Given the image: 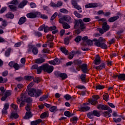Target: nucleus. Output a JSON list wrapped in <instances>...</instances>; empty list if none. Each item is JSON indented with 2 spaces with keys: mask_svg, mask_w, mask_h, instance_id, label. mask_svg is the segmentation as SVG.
<instances>
[{
  "mask_svg": "<svg viewBox=\"0 0 125 125\" xmlns=\"http://www.w3.org/2000/svg\"><path fill=\"white\" fill-rule=\"evenodd\" d=\"M64 116H66V117H72L74 116V114H71V112L69 111H66L64 113Z\"/></svg>",
  "mask_w": 125,
  "mask_h": 125,
  "instance_id": "nucleus-34",
  "label": "nucleus"
},
{
  "mask_svg": "<svg viewBox=\"0 0 125 125\" xmlns=\"http://www.w3.org/2000/svg\"><path fill=\"white\" fill-rule=\"evenodd\" d=\"M6 10V7H4L0 10V14H1Z\"/></svg>",
  "mask_w": 125,
  "mask_h": 125,
  "instance_id": "nucleus-64",
  "label": "nucleus"
},
{
  "mask_svg": "<svg viewBox=\"0 0 125 125\" xmlns=\"http://www.w3.org/2000/svg\"><path fill=\"white\" fill-rule=\"evenodd\" d=\"M34 84H35V82H32L30 83L27 86V89H30V88H31V87H32V86H33Z\"/></svg>",
  "mask_w": 125,
  "mask_h": 125,
  "instance_id": "nucleus-59",
  "label": "nucleus"
},
{
  "mask_svg": "<svg viewBox=\"0 0 125 125\" xmlns=\"http://www.w3.org/2000/svg\"><path fill=\"white\" fill-rule=\"evenodd\" d=\"M122 121V119L121 118H118V119L113 118V122L114 123H120Z\"/></svg>",
  "mask_w": 125,
  "mask_h": 125,
  "instance_id": "nucleus-57",
  "label": "nucleus"
},
{
  "mask_svg": "<svg viewBox=\"0 0 125 125\" xmlns=\"http://www.w3.org/2000/svg\"><path fill=\"white\" fill-rule=\"evenodd\" d=\"M103 97L104 100H105V101H108V98H109V95H108V94H106L105 95H104Z\"/></svg>",
  "mask_w": 125,
  "mask_h": 125,
  "instance_id": "nucleus-60",
  "label": "nucleus"
},
{
  "mask_svg": "<svg viewBox=\"0 0 125 125\" xmlns=\"http://www.w3.org/2000/svg\"><path fill=\"white\" fill-rule=\"evenodd\" d=\"M96 89H103L104 86L101 85H98L96 87Z\"/></svg>",
  "mask_w": 125,
  "mask_h": 125,
  "instance_id": "nucleus-62",
  "label": "nucleus"
},
{
  "mask_svg": "<svg viewBox=\"0 0 125 125\" xmlns=\"http://www.w3.org/2000/svg\"><path fill=\"white\" fill-rule=\"evenodd\" d=\"M39 13H40L38 12L29 13L27 14L26 17H27V18H31V19L37 18Z\"/></svg>",
  "mask_w": 125,
  "mask_h": 125,
  "instance_id": "nucleus-5",
  "label": "nucleus"
},
{
  "mask_svg": "<svg viewBox=\"0 0 125 125\" xmlns=\"http://www.w3.org/2000/svg\"><path fill=\"white\" fill-rule=\"evenodd\" d=\"M11 107L13 108L14 110H17V109H18V106L14 104H11Z\"/></svg>",
  "mask_w": 125,
  "mask_h": 125,
  "instance_id": "nucleus-56",
  "label": "nucleus"
},
{
  "mask_svg": "<svg viewBox=\"0 0 125 125\" xmlns=\"http://www.w3.org/2000/svg\"><path fill=\"white\" fill-rule=\"evenodd\" d=\"M24 79L26 81H32L34 80V76H24Z\"/></svg>",
  "mask_w": 125,
  "mask_h": 125,
  "instance_id": "nucleus-33",
  "label": "nucleus"
},
{
  "mask_svg": "<svg viewBox=\"0 0 125 125\" xmlns=\"http://www.w3.org/2000/svg\"><path fill=\"white\" fill-rule=\"evenodd\" d=\"M102 29L104 30V32H107L109 31L110 29V26L108 25L107 22H104L102 24Z\"/></svg>",
  "mask_w": 125,
  "mask_h": 125,
  "instance_id": "nucleus-6",
  "label": "nucleus"
},
{
  "mask_svg": "<svg viewBox=\"0 0 125 125\" xmlns=\"http://www.w3.org/2000/svg\"><path fill=\"white\" fill-rule=\"evenodd\" d=\"M43 64H42V66L38 67L37 70V74H41L42 73V71H43Z\"/></svg>",
  "mask_w": 125,
  "mask_h": 125,
  "instance_id": "nucleus-31",
  "label": "nucleus"
},
{
  "mask_svg": "<svg viewBox=\"0 0 125 125\" xmlns=\"http://www.w3.org/2000/svg\"><path fill=\"white\" fill-rule=\"evenodd\" d=\"M88 119H93L94 118V115L93 114V111H91L87 113V115Z\"/></svg>",
  "mask_w": 125,
  "mask_h": 125,
  "instance_id": "nucleus-28",
  "label": "nucleus"
},
{
  "mask_svg": "<svg viewBox=\"0 0 125 125\" xmlns=\"http://www.w3.org/2000/svg\"><path fill=\"white\" fill-rule=\"evenodd\" d=\"M98 4L97 3H91L85 6L86 8H91L92 7H97Z\"/></svg>",
  "mask_w": 125,
  "mask_h": 125,
  "instance_id": "nucleus-11",
  "label": "nucleus"
},
{
  "mask_svg": "<svg viewBox=\"0 0 125 125\" xmlns=\"http://www.w3.org/2000/svg\"><path fill=\"white\" fill-rule=\"evenodd\" d=\"M57 13H55L51 17V20L52 21L53 20H54V19H55V18H56V16H57Z\"/></svg>",
  "mask_w": 125,
  "mask_h": 125,
  "instance_id": "nucleus-61",
  "label": "nucleus"
},
{
  "mask_svg": "<svg viewBox=\"0 0 125 125\" xmlns=\"http://www.w3.org/2000/svg\"><path fill=\"white\" fill-rule=\"evenodd\" d=\"M6 17L10 19H13V18H14V15L11 13H8L6 14Z\"/></svg>",
  "mask_w": 125,
  "mask_h": 125,
  "instance_id": "nucleus-27",
  "label": "nucleus"
},
{
  "mask_svg": "<svg viewBox=\"0 0 125 125\" xmlns=\"http://www.w3.org/2000/svg\"><path fill=\"white\" fill-rule=\"evenodd\" d=\"M42 94V91L40 89L36 90V92L35 94V97H39V96H41Z\"/></svg>",
  "mask_w": 125,
  "mask_h": 125,
  "instance_id": "nucleus-16",
  "label": "nucleus"
},
{
  "mask_svg": "<svg viewBox=\"0 0 125 125\" xmlns=\"http://www.w3.org/2000/svg\"><path fill=\"white\" fill-rule=\"evenodd\" d=\"M93 40L91 41V40L88 39L86 41V42L87 44H88V45H92L93 43Z\"/></svg>",
  "mask_w": 125,
  "mask_h": 125,
  "instance_id": "nucleus-52",
  "label": "nucleus"
},
{
  "mask_svg": "<svg viewBox=\"0 0 125 125\" xmlns=\"http://www.w3.org/2000/svg\"><path fill=\"white\" fill-rule=\"evenodd\" d=\"M73 63L75 65H78L79 68H81V65H82L83 63V61L76 60L73 61Z\"/></svg>",
  "mask_w": 125,
  "mask_h": 125,
  "instance_id": "nucleus-14",
  "label": "nucleus"
},
{
  "mask_svg": "<svg viewBox=\"0 0 125 125\" xmlns=\"http://www.w3.org/2000/svg\"><path fill=\"white\" fill-rule=\"evenodd\" d=\"M102 115L105 118H109L111 116V113H109L108 111H104L103 112Z\"/></svg>",
  "mask_w": 125,
  "mask_h": 125,
  "instance_id": "nucleus-24",
  "label": "nucleus"
},
{
  "mask_svg": "<svg viewBox=\"0 0 125 125\" xmlns=\"http://www.w3.org/2000/svg\"><path fill=\"white\" fill-rule=\"evenodd\" d=\"M85 77H86V75L85 74H82L81 76L82 82H83V83H85V82H86V81L85 80Z\"/></svg>",
  "mask_w": 125,
  "mask_h": 125,
  "instance_id": "nucleus-45",
  "label": "nucleus"
},
{
  "mask_svg": "<svg viewBox=\"0 0 125 125\" xmlns=\"http://www.w3.org/2000/svg\"><path fill=\"white\" fill-rule=\"evenodd\" d=\"M54 62L55 65H59V64H60V60L57 58L54 60Z\"/></svg>",
  "mask_w": 125,
  "mask_h": 125,
  "instance_id": "nucleus-49",
  "label": "nucleus"
},
{
  "mask_svg": "<svg viewBox=\"0 0 125 125\" xmlns=\"http://www.w3.org/2000/svg\"><path fill=\"white\" fill-rule=\"evenodd\" d=\"M91 21V20L89 18H85L83 20H76L74 22V28H79L82 31H83L84 29H85V24L83 22L87 23V22H90Z\"/></svg>",
  "mask_w": 125,
  "mask_h": 125,
  "instance_id": "nucleus-1",
  "label": "nucleus"
},
{
  "mask_svg": "<svg viewBox=\"0 0 125 125\" xmlns=\"http://www.w3.org/2000/svg\"><path fill=\"white\" fill-rule=\"evenodd\" d=\"M10 118L11 119H17V118H19V115H18V114L16 113H12Z\"/></svg>",
  "mask_w": 125,
  "mask_h": 125,
  "instance_id": "nucleus-29",
  "label": "nucleus"
},
{
  "mask_svg": "<svg viewBox=\"0 0 125 125\" xmlns=\"http://www.w3.org/2000/svg\"><path fill=\"white\" fill-rule=\"evenodd\" d=\"M118 79L121 81H125V74H121L119 75Z\"/></svg>",
  "mask_w": 125,
  "mask_h": 125,
  "instance_id": "nucleus-30",
  "label": "nucleus"
},
{
  "mask_svg": "<svg viewBox=\"0 0 125 125\" xmlns=\"http://www.w3.org/2000/svg\"><path fill=\"white\" fill-rule=\"evenodd\" d=\"M98 42L102 43L105 42V39L103 38V37H100L98 40Z\"/></svg>",
  "mask_w": 125,
  "mask_h": 125,
  "instance_id": "nucleus-55",
  "label": "nucleus"
},
{
  "mask_svg": "<svg viewBox=\"0 0 125 125\" xmlns=\"http://www.w3.org/2000/svg\"><path fill=\"white\" fill-rule=\"evenodd\" d=\"M87 40H88V37L84 36V37H83L82 38V41H83V42L82 43V45H85V44H84V42H86V41H87Z\"/></svg>",
  "mask_w": 125,
  "mask_h": 125,
  "instance_id": "nucleus-42",
  "label": "nucleus"
},
{
  "mask_svg": "<svg viewBox=\"0 0 125 125\" xmlns=\"http://www.w3.org/2000/svg\"><path fill=\"white\" fill-rule=\"evenodd\" d=\"M31 107H32V104H27L26 106L25 107V110L27 112L25 113V115L23 117V119L25 120H28V119H30V118L33 117L32 111H31V110H32Z\"/></svg>",
  "mask_w": 125,
  "mask_h": 125,
  "instance_id": "nucleus-2",
  "label": "nucleus"
},
{
  "mask_svg": "<svg viewBox=\"0 0 125 125\" xmlns=\"http://www.w3.org/2000/svg\"><path fill=\"white\" fill-rule=\"evenodd\" d=\"M47 39H48L49 40H50V42H52V41H53L54 38L53 37V36L50 35V34H48L46 36Z\"/></svg>",
  "mask_w": 125,
  "mask_h": 125,
  "instance_id": "nucleus-47",
  "label": "nucleus"
},
{
  "mask_svg": "<svg viewBox=\"0 0 125 125\" xmlns=\"http://www.w3.org/2000/svg\"><path fill=\"white\" fill-rule=\"evenodd\" d=\"M32 52L34 55H37V54H38L39 53V50H38V48L36 47L33 48Z\"/></svg>",
  "mask_w": 125,
  "mask_h": 125,
  "instance_id": "nucleus-40",
  "label": "nucleus"
},
{
  "mask_svg": "<svg viewBox=\"0 0 125 125\" xmlns=\"http://www.w3.org/2000/svg\"><path fill=\"white\" fill-rule=\"evenodd\" d=\"M42 119H38L37 120L31 122V125H38L40 123H42Z\"/></svg>",
  "mask_w": 125,
  "mask_h": 125,
  "instance_id": "nucleus-21",
  "label": "nucleus"
},
{
  "mask_svg": "<svg viewBox=\"0 0 125 125\" xmlns=\"http://www.w3.org/2000/svg\"><path fill=\"white\" fill-rule=\"evenodd\" d=\"M25 100H26V96H25V95H24L23 94H22L21 95L20 99H17V102L18 104H20V102H21V101H25Z\"/></svg>",
  "mask_w": 125,
  "mask_h": 125,
  "instance_id": "nucleus-9",
  "label": "nucleus"
},
{
  "mask_svg": "<svg viewBox=\"0 0 125 125\" xmlns=\"http://www.w3.org/2000/svg\"><path fill=\"white\" fill-rule=\"evenodd\" d=\"M93 113L95 117H100V116H101L100 112H98L97 110H93Z\"/></svg>",
  "mask_w": 125,
  "mask_h": 125,
  "instance_id": "nucleus-38",
  "label": "nucleus"
},
{
  "mask_svg": "<svg viewBox=\"0 0 125 125\" xmlns=\"http://www.w3.org/2000/svg\"><path fill=\"white\" fill-rule=\"evenodd\" d=\"M78 117H73L70 119L71 122H72V124L74 125L77 124V122L78 121Z\"/></svg>",
  "mask_w": 125,
  "mask_h": 125,
  "instance_id": "nucleus-39",
  "label": "nucleus"
},
{
  "mask_svg": "<svg viewBox=\"0 0 125 125\" xmlns=\"http://www.w3.org/2000/svg\"><path fill=\"white\" fill-rule=\"evenodd\" d=\"M60 77V78H62V80H65L68 78V76L67 74H66V73H61Z\"/></svg>",
  "mask_w": 125,
  "mask_h": 125,
  "instance_id": "nucleus-36",
  "label": "nucleus"
},
{
  "mask_svg": "<svg viewBox=\"0 0 125 125\" xmlns=\"http://www.w3.org/2000/svg\"><path fill=\"white\" fill-rule=\"evenodd\" d=\"M27 3H28V0H24L20 3L18 7H19V8H23V7L24 5H26Z\"/></svg>",
  "mask_w": 125,
  "mask_h": 125,
  "instance_id": "nucleus-15",
  "label": "nucleus"
},
{
  "mask_svg": "<svg viewBox=\"0 0 125 125\" xmlns=\"http://www.w3.org/2000/svg\"><path fill=\"white\" fill-rule=\"evenodd\" d=\"M89 103H91L92 105H96V104H98V102L93 99H92L91 100H89Z\"/></svg>",
  "mask_w": 125,
  "mask_h": 125,
  "instance_id": "nucleus-37",
  "label": "nucleus"
},
{
  "mask_svg": "<svg viewBox=\"0 0 125 125\" xmlns=\"http://www.w3.org/2000/svg\"><path fill=\"white\" fill-rule=\"evenodd\" d=\"M105 63H103L102 64L100 65L99 66L95 67V69L96 70H98L99 71H100L101 70H102L103 68H105Z\"/></svg>",
  "mask_w": 125,
  "mask_h": 125,
  "instance_id": "nucleus-17",
  "label": "nucleus"
},
{
  "mask_svg": "<svg viewBox=\"0 0 125 125\" xmlns=\"http://www.w3.org/2000/svg\"><path fill=\"white\" fill-rule=\"evenodd\" d=\"M45 61V59L43 58H39L35 60V63L37 64H42V63H43Z\"/></svg>",
  "mask_w": 125,
  "mask_h": 125,
  "instance_id": "nucleus-19",
  "label": "nucleus"
},
{
  "mask_svg": "<svg viewBox=\"0 0 125 125\" xmlns=\"http://www.w3.org/2000/svg\"><path fill=\"white\" fill-rule=\"evenodd\" d=\"M48 93L46 94V95H43L42 97H40V101H43V100H45V99H47L48 98Z\"/></svg>",
  "mask_w": 125,
  "mask_h": 125,
  "instance_id": "nucleus-35",
  "label": "nucleus"
},
{
  "mask_svg": "<svg viewBox=\"0 0 125 125\" xmlns=\"http://www.w3.org/2000/svg\"><path fill=\"white\" fill-rule=\"evenodd\" d=\"M27 21V19L25 17H21L18 22L19 25H22V24H24L25 22Z\"/></svg>",
  "mask_w": 125,
  "mask_h": 125,
  "instance_id": "nucleus-12",
  "label": "nucleus"
},
{
  "mask_svg": "<svg viewBox=\"0 0 125 125\" xmlns=\"http://www.w3.org/2000/svg\"><path fill=\"white\" fill-rule=\"evenodd\" d=\"M60 11L62 13H67L68 12V10H67L66 9H61Z\"/></svg>",
  "mask_w": 125,
  "mask_h": 125,
  "instance_id": "nucleus-63",
  "label": "nucleus"
},
{
  "mask_svg": "<svg viewBox=\"0 0 125 125\" xmlns=\"http://www.w3.org/2000/svg\"><path fill=\"white\" fill-rule=\"evenodd\" d=\"M13 68H14V69H15V70H19V69H20V66L19 65V64H18V63H15Z\"/></svg>",
  "mask_w": 125,
  "mask_h": 125,
  "instance_id": "nucleus-48",
  "label": "nucleus"
},
{
  "mask_svg": "<svg viewBox=\"0 0 125 125\" xmlns=\"http://www.w3.org/2000/svg\"><path fill=\"white\" fill-rule=\"evenodd\" d=\"M64 98H65L66 100H69L70 99H71L72 96L69 94H66L64 96Z\"/></svg>",
  "mask_w": 125,
  "mask_h": 125,
  "instance_id": "nucleus-54",
  "label": "nucleus"
},
{
  "mask_svg": "<svg viewBox=\"0 0 125 125\" xmlns=\"http://www.w3.org/2000/svg\"><path fill=\"white\" fill-rule=\"evenodd\" d=\"M9 108V104L6 103L4 105V108L2 110V114H7V109Z\"/></svg>",
  "mask_w": 125,
  "mask_h": 125,
  "instance_id": "nucleus-10",
  "label": "nucleus"
},
{
  "mask_svg": "<svg viewBox=\"0 0 125 125\" xmlns=\"http://www.w3.org/2000/svg\"><path fill=\"white\" fill-rule=\"evenodd\" d=\"M73 38V35L70 36L69 37H66L64 39V44H69V43L70 42V40Z\"/></svg>",
  "mask_w": 125,
  "mask_h": 125,
  "instance_id": "nucleus-22",
  "label": "nucleus"
},
{
  "mask_svg": "<svg viewBox=\"0 0 125 125\" xmlns=\"http://www.w3.org/2000/svg\"><path fill=\"white\" fill-rule=\"evenodd\" d=\"M82 71L83 72V73H84V74H86V73H87V72H88V69H87V65L86 64H83L81 65V67Z\"/></svg>",
  "mask_w": 125,
  "mask_h": 125,
  "instance_id": "nucleus-7",
  "label": "nucleus"
},
{
  "mask_svg": "<svg viewBox=\"0 0 125 125\" xmlns=\"http://www.w3.org/2000/svg\"><path fill=\"white\" fill-rule=\"evenodd\" d=\"M65 21V20L64 19V17L63 16L62 18L60 19L59 20V23L61 24H64V21Z\"/></svg>",
  "mask_w": 125,
  "mask_h": 125,
  "instance_id": "nucleus-58",
  "label": "nucleus"
},
{
  "mask_svg": "<svg viewBox=\"0 0 125 125\" xmlns=\"http://www.w3.org/2000/svg\"><path fill=\"white\" fill-rule=\"evenodd\" d=\"M119 19V16H116L113 17H111L108 19V21L110 22H115L116 20H118Z\"/></svg>",
  "mask_w": 125,
  "mask_h": 125,
  "instance_id": "nucleus-20",
  "label": "nucleus"
},
{
  "mask_svg": "<svg viewBox=\"0 0 125 125\" xmlns=\"http://www.w3.org/2000/svg\"><path fill=\"white\" fill-rule=\"evenodd\" d=\"M50 112L55 113V112L57 111V106H52L50 108Z\"/></svg>",
  "mask_w": 125,
  "mask_h": 125,
  "instance_id": "nucleus-32",
  "label": "nucleus"
},
{
  "mask_svg": "<svg viewBox=\"0 0 125 125\" xmlns=\"http://www.w3.org/2000/svg\"><path fill=\"white\" fill-rule=\"evenodd\" d=\"M41 82V78L39 77L35 78L33 79V83H39Z\"/></svg>",
  "mask_w": 125,
  "mask_h": 125,
  "instance_id": "nucleus-43",
  "label": "nucleus"
},
{
  "mask_svg": "<svg viewBox=\"0 0 125 125\" xmlns=\"http://www.w3.org/2000/svg\"><path fill=\"white\" fill-rule=\"evenodd\" d=\"M101 62V60H94V63L95 65H99Z\"/></svg>",
  "mask_w": 125,
  "mask_h": 125,
  "instance_id": "nucleus-53",
  "label": "nucleus"
},
{
  "mask_svg": "<svg viewBox=\"0 0 125 125\" xmlns=\"http://www.w3.org/2000/svg\"><path fill=\"white\" fill-rule=\"evenodd\" d=\"M63 19H64V21H66V22H69V21L71 20V17L69 16H64Z\"/></svg>",
  "mask_w": 125,
  "mask_h": 125,
  "instance_id": "nucleus-46",
  "label": "nucleus"
},
{
  "mask_svg": "<svg viewBox=\"0 0 125 125\" xmlns=\"http://www.w3.org/2000/svg\"><path fill=\"white\" fill-rule=\"evenodd\" d=\"M62 27L64 28V29H70V28H71V26H70V25L66 22L62 24Z\"/></svg>",
  "mask_w": 125,
  "mask_h": 125,
  "instance_id": "nucleus-44",
  "label": "nucleus"
},
{
  "mask_svg": "<svg viewBox=\"0 0 125 125\" xmlns=\"http://www.w3.org/2000/svg\"><path fill=\"white\" fill-rule=\"evenodd\" d=\"M97 108L99 110H104V111H106L107 109V105L99 104L97 105Z\"/></svg>",
  "mask_w": 125,
  "mask_h": 125,
  "instance_id": "nucleus-13",
  "label": "nucleus"
},
{
  "mask_svg": "<svg viewBox=\"0 0 125 125\" xmlns=\"http://www.w3.org/2000/svg\"><path fill=\"white\" fill-rule=\"evenodd\" d=\"M25 100H26V102L27 103H28L27 104H31L30 103H31L33 101V99H32V98H30V97L27 98L26 99V97H25Z\"/></svg>",
  "mask_w": 125,
  "mask_h": 125,
  "instance_id": "nucleus-50",
  "label": "nucleus"
},
{
  "mask_svg": "<svg viewBox=\"0 0 125 125\" xmlns=\"http://www.w3.org/2000/svg\"><path fill=\"white\" fill-rule=\"evenodd\" d=\"M61 51L62 52V53H64L65 55H68L69 54V51L66 49L64 47H61L60 48Z\"/></svg>",
  "mask_w": 125,
  "mask_h": 125,
  "instance_id": "nucleus-25",
  "label": "nucleus"
},
{
  "mask_svg": "<svg viewBox=\"0 0 125 125\" xmlns=\"http://www.w3.org/2000/svg\"><path fill=\"white\" fill-rule=\"evenodd\" d=\"M74 14L76 17H78V18H83V15L78 13L77 11H74Z\"/></svg>",
  "mask_w": 125,
  "mask_h": 125,
  "instance_id": "nucleus-41",
  "label": "nucleus"
},
{
  "mask_svg": "<svg viewBox=\"0 0 125 125\" xmlns=\"http://www.w3.org/2000/svg\"><path fill=\"white\" fill-rule=\"evenodd\" d=\"M43 71L47 73L48 74H50L53 72L54 70V67L52 65H49L48 63H44L43 64Z\"/></svg>",
  "mask_w": 125,
  "mask_h": 125,
  "instance_id": "nucleus-3",
  "label": "nucleus"
},
{
  "mask_svg": "<svg viewBox=\"0 0 125 125\" xmlns=\"http://www.w3.org/2000/svg\"><path fill=\"white\" fill-rule=\"evenodd\" d=\"M93 42H95L94 44L98 47H101V48H103V49H106L107 47L106 44L98 42V40L97 39H94L93 40Z\"/></svg>",
  "mask_w": 125,
  "mask_h": 125,
  "instance_id": "nucleus-4",
  "label": "nucleus"
},
{
  "mask_svg": "<svg viewBox=\"0 0 125 125\" xmlns=\"http://www.w3.org/2000/svg\"><path fill=\"white\" fill-rule=\"evenodd\" d=\"M74 41L76 42H81V41H82V37L81 36H78V37H77L75 39Z\"/></svg>",
  "mask_w": 125,
  "mask_h": 125,
  "instance_id": "nucleus-51",
  "label": "nucleus"
},
{
  "mask_svg": "<svg viewBox=\"0 0 125 125\" xmlns=\"http://www.w3.org/2000/svg\"><path fill=\"white\" fill-rule=\"evenodd\" d=\"M90 109L89 106H83L80 108L79 111L80 112H86V111H88Z\"/></svg>",
  "mask_w": 125,
  "mask_h": 125,
  "instance_id": "nucleus-18",
  "label": "nucleus"
},
{
  "mask_svg": "<svg viewBox=\"0 0 125 125\" xmlns=\"http://www.w3.org/2000/svg\"><path fill=\"white\" fill-rule=\"evenodd\" d=\"M28 90V95L30 96L33 97V96H35V92H36V89H34V88H32V89H27Z\"/></svg>",
  "mask_w": 125,
  "mask_h": 125,
  "instance_id": "nucleus-8",
  "label": "nucleus"
},
{
  "mask_svg": "<svg viewBox=\"0 0 125 125\" xmlns=\"http://www.w3.org/2000/svg\"><path fill=\"white\" fill-rule=\"evenodd\" d=\"M8 7L10 8V11H16L17 9L16 6L14 5H9Z\"/></svg>",
  "mask_w": 125,
  "mask_h": 125,
  "instance_id": "nucleus-26",
  "label": "nucleus"
},
{
  "mask_svg": "<svg viewBox=\"0 0 125 125\" xmlns=\"http://www.w3.org/2000/svg\"><path fill=\"white\" fill-rule=\"evenodd\" d=\"M47 117H48V112H43L40 116L41 119H44Z\"/></svg>",
  "mask_w": 125,
  "mask_h": 125,
  "instance_id": "nucleus-23",
  "label": "nucleus"
}]
</instances>
